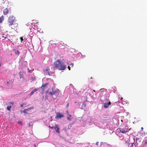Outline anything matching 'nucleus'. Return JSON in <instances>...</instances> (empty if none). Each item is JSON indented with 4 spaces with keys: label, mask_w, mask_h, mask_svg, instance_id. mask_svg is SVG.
<instances>
[{
    "label": "nucleus",
    "mask_w": 147,
    "mask_h": 147,
    "mask_svg": "<svg viewBox=\"0 0 147 147\" xmlns=\"http://www.w3.org/2000/svg\"><path fill=\"white\" fill-rule=\"evenodd\" d=\"M10 11V9L9 8H6L3 11V13L4 15H7Z\"/></svg>",
    "instance_id": "nucleus-7"
},
{
    "label": "nucleus",
    "mask_w": 147,
    "mask_h": 147,
    "mask_svg": "<svg viewBox=\"0 0 147 147\" xmlns=\"http://www.w3.org/2000/svg\"><path fill=\"white\" fill-rule=\"evenodd\" d=\"M141 130L142 131H143V127H142L141 128Z\"/></svg>",
    "instance_id": "nucleus-32"
},
{
    "label": "nucleus",
    "mask_w": 147,
    "mask_h": 147,
    "mask_svg": "<svg viewBox=\"0 0 147 147\" xmlns=\"http://www.w3.org/2000/svg\"><path fill=\"white\" fill-rule=\"evenodd\" d=\"M48 85L49 86V83H46L44 84H42L41 87V89H42V91H44L47 88V86Z\"/></svg>",
    "instance_id": "nucleus-5"
},
{
    "label": "nucleus",
    "mask_w": 147,
    "mask_h": 147,
    "mask_svg": "<svg viewBox=\"0 0 147 147\" xmlns=\"http://www.w3.org/2000/svg\"><path fill=\"white\" fill-rule=\"evenodd\" d=\"M49 69L48 68L44 70V72L46 74H47L49 75H50V72L49 71Z\"/></svg>",
    "instance_id": "nucleus-10"
},
{
    "label": "nucleus",
    "mask_w": 147,
    "mask_h": 147,
    "mask_svg": "<svg viewBox=\"0 0 147 147\" xmlns=\"http://www.w3.org/2000/svg\"><path fill=\"white\" fill-rule=\"evenodd\" d=\"M20 39L21 40V42H22V41H23V37H21L20 38Z\"/></svg>",
    "instance_id": "nucleus-21"
},
{
    "label": "nucleus",
    "mask_w": 147,
    "mask_h": 147,
    "mask_svg": "<svg viewBox=\"0 0 147 147\" xmlns=\"http://www.w3.org/2000/svg\"><path fill=\"white\" fill-rule=\"evenodd\" d=\"M4 20V17L2 16L0 17V23H1Z\"/></svg>",
    "instance_id": "nucleus-14"
},
{
    "label": "nucleus",
    "mask_w": 147,
    "mask_h": 147,
    "mask_svg": "<svg viewBox=\"0 0 147 147\" xmlns=\"http://www.w3.org/2000/svg\"><path fill=\"white\" fill-rule=\"evenodd\" d=\"M55 129H56V131L57 132L59 133V125L58 124H55Z\"/></svg>",
    "instance_id": "nucleus-8"
},
{
    "label": "nucleus",
    "mask_w": 147,
    "mask_h": 147,
    "mask_svg": "<svg viewBox=\"0 0 147 147\" xmlns=\"http://www.w3.org/2000/svg\"><path fill=\"white\" fill-rule=\"evenodd\" d=\"M57 117L60 118L63 117V115L59 113H58L57 114Z\"/></svg>",
    "instance_id": "nucleus-11"
},
{
    "label": "nucleus",
    "mask_w": 147,
    "mask_h": 147,
    "mask_svg": "<svg viewBox=\"0 0 147 147\" xmlns=\"http://www.w3.org/2000/svg\"><path fill=\"white\" fill-rule=\"evenodd\" d=\"M21 71H20L19 72L20 79L23 78V75L22 74H21Z\"/></svg>",
    "instance_id": "nucleus-15"
},
{
    "label": "nucleus",
    "mask_w": 147,
    "mask_h": 147,
    "mask_svg": "<svg viewBox=\"0 0 147 147\" xmlns=\"http://www.w3.org/2000/svg\"><path fill=\"white\" fill-rule=\"evenodd\" d=\"M34 147H36V145L35 144H34Z\"/></svg>",
    "instance_id": "nucleus-33"
},
{
    "label": "nucleus",
    "mask_w": 147,
    "mask_h": 147,
    "mask_svg": "<svg viewBox=\"0 0 147 147\" xmlns=\"http://www.w3.org/2000/svg\"><path fill=\"white\" fill-rule=\"evenodd\" d=\"M1 63H0V67L1 66Z\"/></svg>",
    "instance_id": "nucleus-37"
},
{
    "label": "nucleus",
    "mask_w": 147,
    "mask_h": 147,
    "mask_svg": "<svg viewBox=\"0 0 147 147\" xmlns=\"http://www.w3.org/2000/svg\"><path fill=\"white\" fill-rule=\"evenodd\" d=\"M120 132L123 134H125L129 130H130L131 128H129L128 127L127 125L125 126V127L123 129L119 128Z\"/></svg>",
    "instance_id": "nucleus-3"
},
{
    "label": "nucleus",
    "mask_w": 147,
    "mask_h": 147,
    "mask_svg": "<svg viewBox=\"0 0 147 147\" xmlns=\"http://www.w3.org/2000/svg\"><path fill=\"white\" fill-rule=\"evenodd\" d=\"M99 143L98 142H96V145H97L98 144V143Z\"/></svg>",
    "instance_id": "nucleus-31"
},
{
    "label": "nucleus",
    "mask_w": 147,
    "mask_h": 147,
    "mask_svg": "<svg viewBox=\"0 0 147 147\" xmlns=\"http://www.w3.org/2000/svg\"><path fill=\"white\" fill-rule=\"evenodd\" d=\"M67 119L69 121H70L71 120V119L70 118V117H67Z\"/></svg>",
    "instance_id": "nucleus-25"
},
{
    "label": "nucleus",
    "mask_w": 147,
    "mask_h": 147,
    "mask_svg": "<svg viewBox=\"0 0 147 147\" xmlns=\"http://www.w3.org/2000/svg\"><path fill=\"white\" fill-rule=\"evenodd\" d=\"M121 121H122H122H122V120H121Z\"/></svg>",
    "instance_id": "nucleus-39"
},
{
    "label": "nucleus",
    "mask_w": 147,
    "mask_h": 147,
    "mask_svg": "<svg viewBox=\"0 0 147 147\" xmlns=\"http://www.w3.org/2000/svg\"><path fill=\"white\" fill-rule=\"evenodd\" d=\"M11 108V106H9L7 107V108L8 110L9 111L10 110Z\"/></svg>",
    "instance_id": "nucleus-16"
},
{
    "label": "nucleus",
    "mask_w": 147,
    "mask_h": 147,
    "mask_svg": "<svg viewBox=\"0 0 147 147\" xmlns=\"http://www.w3.org/2000/svg\"><path fill=\"white\" fill-rule=\"evenodd\" d=\"M49 93V95L52 96L54 98H56V95L58 94L59 92L58 91L56 90L52 92H50Z\"/></svg>",
    "instance_id": "nucleus-4"
},
{
    "label": "nucleus",
    "mask_w": 147,
    "mask_h": 147,
    "mask_svg": "<svg viewBox=\"0 0 147 147\" xmlns=\"http://www.w3.org/2000/svg\"><path fill=\"white\" fill-rule=\"evenodd\" d=\"M24 105L23 104H21V105H20V106L21 107H22Z\"/></svg>",
    "instance_id": "nucleus-29"
},
{
    "label": "nucleus",
    "mask_w": 147,
    "mask_h": 147,
    "mask_svg": "<svg viewBox=\"0 0 147 147\" xmlns=\"http://www.w3.org/2000/svg\"><path fill=\"white\" fill-rule=\"evenodd\" d=\"M130 147H136L135 144L133 143Z\"/></svg>",
    "instance_id": "nucleus-17"
},
{
    "label": "nucleus",
    "mask_w": 147,
    "mask_h": 147,
    "mask_svg": "<svg viewBox=\"0 0 147 147\" xmlns=\"http://www.w3.org/2000/svg\"><path fill=\"white\" fill-rule=\"evenodd\" d=\"M68 68L69 70H70V67L69 66H68Z\"/></svg>",
    "instance_id": "nucleus-27"
},
{
    "label": "nucleus",
    "mask_w": 147,
    "mask_h": 147,
    "mask_svg": "<svg viewBox=\"0 0 147 147\" xmlns=\"http://www.w3.org/2000/svg\"><path fill=\"white\" fill-rule=\"evenodd\" d=\"M11 104H12V105L13 104V103L11 102Z\"/></svg>",
    "instance_id": "nucleus-35"
},
{
    "label": "nucleus",
    "mask_w": 147,
    "mask_h": 147,
    "mask_svg": "<svg viewBox=\"0 0 147 147\" xmlns=\"http://www.w3.org/2000/svg\"><path fill=\"white\" fill-rule=\"evenodd\" d=\"M69 117H71V115H69Z\"/></svg>",
    "instance_id": "nucleus-34"
},
{
    "label": "nucleus",
    "mask_w": 147,
    "mask_h": 147,
    "mask_svg": "<svg viewBox=\"0 0 147 147\" xmlns=\"http://www.w3.org/2000/svg\"><path fill=\"white\" fill-rule=\"evenodd\" d=\"M69 105V103H67V105H66V107H68Z\"/></svg>",
    "instance_id": "nucleus-30"
},
{
    "label": "nucleus",
    "mask_w": 147,
    "mask_h": 147,
    "mask_svg": "<svg viewBox=\"0 0 147 147\" xmlns=\"http://www.w3.org/2000/svg\"><path fill=\"white\" fill-rule=\"evenodd\" d=\"M111 104V102L110 101H109L108 103H105L104 104V107L105 108H107Z\"/></svg>",
    "instance_id": "nucleus-9"
},
{
    "label": "nucleus",
    "mask_w": 147,
    "mask_h": 147,
    "mask_svg": "<svg viewBox=\"0 0 147 147\" xmlns=\"http://www.w3.org/2000/svg\"><path fill=\"white\" fill-rule=\"evenodd\" d=\"M54 68H57L60 70H64L65 69L66 66L61 60L57 59L54 63Z\"/></svg>",
    "instance_id": "nucleus-1"
},
{
    "label": "nucleus",
    "mask_w": 147,
    "mask_h": 147,
    "mask_svg": "<svg viewBox=\"0 0 147 147\" xmlns=\"http://www.w3.org/2000/svg\"><path fill=\"white\" fill-rule=\"evenodd\" d=\"M103 147H111L110 146L108 145H105Z\"/></svg>",
    "instance_id": "nucleus-20"
},
{
    "label": "nucleus",
    "mask_w": 147,
    "mask_h": 147,
    "mask_svg": "<svg viewBox=\"0 0 147 147\" xmlns=\"http://www.w3.org/2000/svg\"><path fill=\"white\" fill-rule=\"evenodd\" d=\"M82 106H84V107H85L86 106V105L84 103H83L82 104Z\"/></svg>",
    "instance_id": "nucleus-22"
},
{
    "label": "nucleus",
    "mask_w": 147,
    "mask_h": 147,
    "mask_svg": "<svg viewBox=\"0 0 147 147\" xmlns=\"http://www.w3.org/2000/svg\"><path fill=\"white\" fill-rule=\"evenodd\" d=\"M49 127L50 128H51V129H53V128H55V127H52V126L51 127V126H49Z\"/></svg>",
    "instance_id": "nucleus-26"
},
{
    "label": "nucleus",
    "mask_w": 147,
    "mask_h": 147,
    "mask_svg": "<svg viewBox=\"0 0 147 147\" xmlns=\"http://www.w3.org/2000/svg\"><path fill=\"white\" fill-rule=\"evenodd\" d=\"M70 66H71V67H73L74 65V63H71V64L70 65Z\"/></svg>",
    "instance_id": "nucleus-23"
},
{
    "label": "nucleus",
    "mask_w": 147,
    "mask_h": 147,
    "mask_svg": "<svg viewBox=\"0 0 147 147\" xmlns=\"http://www.w3.org/2000/svg\"><path fill=\"white\" fill-rule=\"evenodd\" d=\"M38 90V88L35 89L34 90H33L30 93V95H33L34 93L37 91Z\"/></svg>",
    "instance_id": "nucleus-12"
},
{
    "label": "nucleus",
    "mask_w": 147,
    "mask_h": 147,
    "mask_svg": "<svg viewBox=\"0 0 147 147\" xmlns=\"http://www.w3.org/2000/svg\"><path fill=\"white\" fill-rule=\"evenodd\" d=\"M13 81L11 80H9L7 82V85L9 88H11L12 87V84Z\"/></svg>",
    "instance_id": "nucleus-6"
},
{
    "label": "nucleus",
    "mask_w": 147,
    "mask_h": 147,
    "mask_svg": "<svg viewBox=\"0 0 147 147\" xmlns=\"http://www.w3.org/2000/svg\"><path fill=\"white\" fill-rule=\"evenodd\" d=\"M28 110V109H24V111H23V112L24 113H27V111Z\"/></svg>",
    "instance_id": "nucleus-18"
},
{
    "label": "nucleus",
    "mask_w": 147,
    "mask_h": 147,
    "mask_svg": "<svg viewBox=\"0 0 147 147\" xmlns=\"http://www.w3.org/2000/svg\"><path fill=\"white\" fill-rule=\"evenodd\" d=\"M15 19V18L13 16H10L9 17L8 20V22L9 26L13 25Z\"/></svg>",
    "instance_id": "nucleus-2"
},
{
    "label": "nucleus",
    "mask_w": 147,
    "mask_h": 147,
    "mask_svg": "<svg viewBox=\"0 0 147 147\" xmlns=\"http://www.w3.org/2000/svg\"><path fill=\"white\" fill-rule=\"evenodd\" d=\"M13 51L15 52V53L16 54H18V55H19L20 54V52L18 50H16L15 49H13Z\"/></svg>",
    "instance_id": "nucleus-13"
},
{
    "label": "nucleus",
    "mask_w": 147,
    "mask_h": 147,
    "mask_svg": "<svg viewBox=\"0 0 147 147\" xmlns=\"http://www.w3.org/2000/svg\"><path fill=\"white\" fill-rule=\"evenodd\" d=\"M19 123V124H21V122H20L19 123Z\"/></svg>",
    "instance_id": "nucleus-36"
},
{
    "label": "nucleus",
    "mask_w": 147,
    "mask_h": 147,
    "mask_svg": "<svg viewBox=\"0 0 147 147\" xmlns=\"http://www.w3.org/2000/svg\"><path fill=\"white\" fill-rule=\"evenodd\" d=\"M28 72L29 73H31L32 72V71L31 70H30L28 68Z\"/></svg>",
    "instance_id": "nucleus-24"
},
{
    "label": "nucleus",
    "mask_w": 147,
    "mask_h": 147,
    "mask_svg": "<svg viewBox=\"0 0 147 147\" xmlns=\"http://www.w3.org/2000/svg\"><path fill=\"white\" fill-rule=\"evenodd\" d=\"M33 108H34L32 107H29V108H28L27 109H28V110H31Z\"/></svg>",
    "instance_id": "nucleus-19"
},
{
    "label": "nucleus",
    "mask_w": 147,
    "mask_h": 147,
    "mask_svg": "<svg viewBox=\"0 0 147 147\" xmlns=\"http://www.w3.org/2000/svg\"><path fill=\"white\" fill-rule=\"evenodd\" d=\"M123 99V98L122 97H121V99Z\"/></svg>",
    "instance_id": "nucleus-38"
},
{
    "label": "nucleus",
    "mask_w": 147,
    "mask_h": 147,
    "mask_svg": "<svg viewBox=\"0 0 147 147\" xmlns=\"http://www.w3.org/2000/svg\"><path fill=\"white\" fill-rule=\"evenodd\" d=\"M47 80H50L52 81V82H53V80H51V79H50V78H49L48 79H47Z\"/></svg>",
    "instance_id": "nucleus-28"
}]
</instances>
